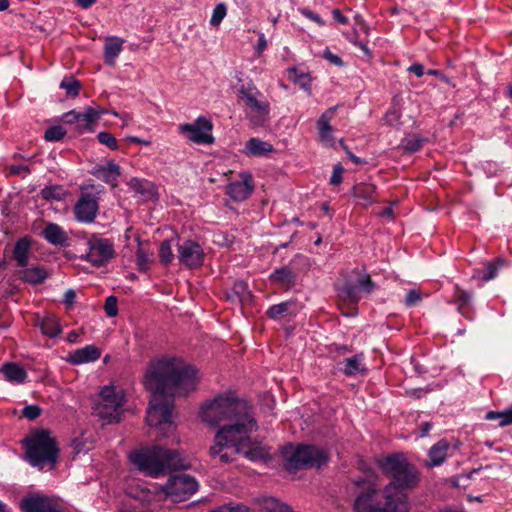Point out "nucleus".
<instances>
[{
    "label": "nucleus",
    "mask_w": 512,
    "mask_h": 512,
    "mask_svg": "<svg viewBox=\"0 0 512 512\" xmlns=\"http://www.w3.org/2000/svg\"><path fill=\"white\" fill-rule=\"evenodd\" d=\"M124 41L118 37H108L105 40L104 45V58L105 62L109 65H113L116 58L122 51Z\"/></svg>",
    "instance_id": "obj_27"
},
{
    "label": "nucleus",
    "mask_w": 512,
    "mask_h": 512,
    "mask_svg": "<svg viewBox=\"0 0 512 512\" xmlns=\"http://www.w3.org/2000/svg\"><path fill=\"white\" fill-rule=\"evenodd\" d=\"M129 460L139 471L154 478L162 476L170 470L188 467L178 450L165 449L158 445L131 452Z\"/></svg>",
    "instance_id": "obj_4"
},
{
    "label": "nucleus",
    "mask_w": 512,
    "mask_h": 512,
    "mask_svg": "<svg viewBox=\"0 0 512 512\" xmlns=\"http://www.w3.org/2000/svg\"><path fill=\"white\" fill-rule=\"evenodd\" d=\"M273 151V146L263 140H260L258 138H250L245 147H244V154L247 156H253V157H262L266 156L267 154L271 153Z\"/></svg>",
    "instance_id": "obj_25"
},
{
    "label": "nucleus",
    "mask_w": 512,
    "mask_h": 512,
    "mask_svg": "<svg viewBox=\"0 0 512 512\" xmlns=\"http://www.w3.org/2000/svg\"><path fill=\"white\" fill-rule=\"evenodd\" d=\"M26 453L31 465L39 469H52L57 460L58 448L48 431L39 430L26 440Z\"/></svg>",
    "instance_id": "obj_6"
},
{
    "label": "nucleus",
    "mask_w": 512,
    "mask_h": 512,
    "mask_svg": "<svg viewBox=\"0 0 512 512\" xmlns=\"http://www.w3.org/2000/svg\"><path fill=\"white\" fill-rule=\"evenodd\" d=\"M238 97L244 103L246 116L254 126H262L268 121L270 104L254 85L240 87Z\"/></svg>",
    "instance_id": "obj_8"
},
{
    "label": "nucleus",
    "mask_w": 512,
    "mask_h": 512,
    "mask_svg": "<svg viewBox=\"0 0 512 512\" xmlns=\"http://www.w3.org/2000/svg\"><path fill=\"white\" fill-rule=\"evenodd\" d=\"M98 141L102 144L110 148L111 150L118 149V143L116 138L109 132H100L97 135Z\"/></svg>",
    "instance_id": "obj_44"
},
{
    "label": "nucleus",
    "mask_w": 512,
    "mask_h": 512,
    "mask_svg": "<svg viewBox=\"0 0 512 512\" xmlns=\"http://www.w3.org/2000/svg\"><path fill=\"white\" fill-rule=\"evenodd\" d=\"M486 419L490 421H499V426L503 427L512 424V406L504 411H490L486 414Z\"/></svg>",
    "instance_id": "obj_36"
},
{
    "label": "nucleus",
    "mask_w": 512,
    "mask_h": 512,
    "mask_svg": "<svg viewBox=\"0 0 512 512\" xmlns=\"http://www.w3.org/2000/svg\"><path fill=\"white\" fill-rule=\"evenodd\" d=\"M363 370V358L361 355H355L344 361L343 372L348 376H353Z\"/></svg>",
    "instance_id": "obj_35"
},
{
    "label": "nucleus",
    "mask_w": 512,
    "mask_h": 512,
    "mask_svg": "<svg viewBox=\"0 0 512 512\" xmlns=\"http://www.w3.org/2000/svg\"><path fill=\"white\" fill-rule=\"evenodd\" d=\"M401 118V113L398 109L393 108L390 109L384 116V121L386 124L395 126L399 123V120Z\"/></svg>",
    "instance_id": "obj_47"
},
{
    "label": "nucleus",
    "mask_w": 512,
    "mask_h": 512,
    "mask_svg": "<svg viewBox=\"0 0 512 512\" xmlns=\"http://www.w3.org/2000/svg\"><path fill=\"white\" fill-rule=\"evenodd\" d=\"M105 113H108V111L100 107H86L83 112H78L79 121L77 129L81 133L92 131L93 125Z\"/></svg>",
    "instance_id": "obj_20"
},
{
    "label": "nucleus",
    "mask_w": 512,
    "mask_h": 512,
    "mask_svg": "<svg viewBox=\"0 0 512 512\" xmlns=\"http://www.w3.org/2000/svg\"><path fill=\"white\" fill-rule=\"evenodd\" d=\"M285 467L294 472L299 469L320 467L327 461L325 452L311 445H286L282 449Z\"/></svg>",
    "instance_id": "obj_7"
},
{
    "label": "nucleus",
    "mask_w": 512,
    "mask_h": 512,
    "mask_svg": "<svg viewBox=\"0 0 512 512\" xmlns=\"http://www.w3.org/2000/svg\"><path fill=\"white\" fill-rule=\"evenodd\" d=\"M124 403V393L115 386H105L95 405L97 415L107 422H119Z\"/></svg>",
    "instance_id": "obj_9"
},
{
    "label": "nucleus",
    "mask_w": 512,
    "mask_h": 512,
    "mask_svg": "<svg viewBox=\"0 0 512 512\" xmlns=\"http://www.w3.org/2000/svg\"><path fill=\"white\" fill-rule=\"evenodd\" d=\"M303 14H304L307 18H309V19H311V20H313V21H315V22H317V23H321V19H320V17H319L317 14H314L313 12H311V11H309V10H304V11H303Z\"/></svg>",
    "instance_id": "obj_62"
},
{
    "label": "nucleus",
    "mask_w": 512,
    "mask_h": 512,
    "mask_svg": "<svg viewBox=\"0 0 512 512\" xmlns=\"http://www.w3.org/2000/svg\"><path fill=\"white\" fill-rule=\"evenodd\" d=\"M264 510L266 512H290L289 506L278 501L275 498H269L265 500Z\"/></svg>",
    "instance_id": "obj_41"
},
{
    "label": "nucleus",
    "mask_w": 512,
    "mask_h": 512,
    "mask_svg": "<svg viewBox=\"0 0 512 512\" xmlns=\"http://www.w3.org/2000/svg\"><path fill=\"white\" fill-rule=\"evenodd\" d=\"M20 507L23 512H61L54 500L40 494L26 496L21 500Z\"/></svg>",
    "instance_id": "obj_17"
},
{
    "label": "nucleus",
    "mask_w": 512,
    "mask_h": 512,
    "mask_svg": "<svg viewBox=\"0 0 512 512\" xmlns=\"http://www.w3.org/2000/svg\"><path fill=\"white\" fill-rule=\"evenodd\" d=\"M30 250V242L26 238H22L17 241L14 251L13 258L17 262L19 267H25L28 264V256Z\"/></svg>",
    "instance_id": "obj_31"
},
{
    "label": "nucleus",
    "mask_w": 512,
    "mask_h": 512,
    "mask_svg": "<svg viewBox=\"0 0 512 512\" xmlns=\"http://www.w3.org/2000/svg\"><path fill=\"white\" fill-rule=\"evenodd\" d=\"M159 258L161 263L164 265L170 264L174 259V253L172 251L171 240H164L160 244Z\"/></svg>",
    "instance_id": "obj_39"
},
{
    "label": "nucleus",
    "mask_w": 512,
    "mask_h": 512,
    "mask_svg": "<svg viewBox=\"0 0 512 512\" xmlns=\"http://www.w3.org/2000/svg\"><path fill=\"white\" fill-rule=\"evenodd\" d=\"M2 372L7 381L13 383H23L27 378L26 371L19 365L7 363L3 366Z\"/></svg>",
    "instance_id": "obj_29"
},
{
    "label": "nucleus",
    "mask_w": 512,
    "mask_h": 512,
    "mask_svg": "<svg viewBox=\"0 0 512 512\" xmlns=\"http://www.w3.org/2000/svg\"><path fill=\"white\" fill-rule=\"evenodd\" d=\"M425 140L417 135H407L402 141L401 146L405 151L414 153L421 149Z\"/></svg>",
    "instance_id": "obj_37"
},
{
    "label": "nucleus",
    "mask_w": 512,
    "mask_h": 512,
    "mask_svg": "<svg viewBox=\"0 0 512 512\" xmlns=\"http://www.w3.org/2000/svg\"><path fill=\"white\" fill-rule=\"evenodd\" d=\"M227 14V7L224 3H219L213 9L210 24L211 26L218 27L222 20L225 18Z\"/></svg>",
    "instance_id": "obj_40"
},
{
    "label": "nucleus",
    "mask_w": 512,
    "mask_h": 512,
    "mask_svg": "<svg viewBox=\"0 0 512 512\" xmlns=\"http://www.w3.org/2000/svg\"><path fill=\"white\" fill-rule=\"evenodd\" d=\"M90 173L97 179L103 182L116 186L118 177L120 176V167L113 161H108L106 164L95 165Z\"/></svg>",
    "instance_id": "obj_19"
},
{
    "label": "nucleus",
    "mask_w": 512,
    "mask_h": 512,
    "mask_svg": "<svg viewBox=\"0 0 512 512\" xmlns=\"http://www.w3.org/2000/svg\"><path fill=\"white\" fill-rule=\"evenodd\" d=\"M336 110H337V106L327 109L319 117V119L317 121V129L319 132L320 142L327 147H332L335 144V139L333 136V129L330 125V122L334 118Z\"/></svg>",
    "instance_id": "obj_18"
},
{
    "label": "nucleus",
    "mask_w": 512,
    "mask_h": 512,
    "mask_svg": "<svg viewBox=\"0 0 512 512\" xmlns=\"http://www.w3.org/2000/svg\"><path fill=\"white\" fill-rule=\"evenodd\" d=\"M130 185L136 191L142 193L145 190V186L148 185L147 182L143 183L139 179H132L130 181Z\"/></svg>",
    "instance_id": "obj_59"
},
{
    "label": "nucleus",
    "mask_w": 512,
    "mask_h": 512,
    "mask_svg": "<svg viewBox=\"0 0 512 512\" xmlns=\"http://www.w3.org/2000/svg\"><path fill=\"white\" fill-rule=\"evenodd\" d=\"M43 199L48 201H60L65 196V191L61 186L45 187L40 192Z\"/></svg>",
    "instance_id": "obj_38"
},
{
    "label": "nucleus",
    "mask_w": 512,
    "mask_h": 512,
    "mask_svg": "<svg viewBox=\"0 0 512 512\" xmlns=\"http://www.w3.org/2000/svg\"><path fill=\"white\" fill-rule=\"evenodd\" d=\"M66 134V131L61 126H53L45 131V139L47 141H59Z\"/></svg>",
    "instance_id": "obj_43"
},
{
    "label": "nucleus",
    "mask_w": 512,
    "mask_h": 512,
    "mask_svg": "<svg viewBox=\"0 0 512 512\" xmlns=\"http://www.w3.org/2000/svg\"><path fill=\"white\" fill-rule=\"evenodd\" d=\"M96 0H76V3L84 9L89 8Z\"/></svg>",
    "instance_id": "obj_64"
},
{
    "label": "nucleus",
    "mask_w": 512,
    "mask_h": 512,
    "mask_svg": "<svg viewBox=\"0 0 512 512\" xmlns=\"http://www.w3.org/2000/svg\"><path fill=\"white\" fill-rule=\"evenodd\" d=\"M39 325L42 333L49 337H56L61 333L59 320L54 315L44 317Z\"/></svg>",
    "instance_id": "obj_33"
},
{
    "label": "nucleus",
    "mask_w": 512,
    "mask_h": 512,
    "mask_svg": "<svg viewBox=\"0 0 512 512\" xmlns=\"http://www.w3.org/2000/svg\"><path fill=\"white\" fill-rule=\"evenodd\" d=\"M454 298H455V301L457 303H459L460 305H466L471 301L472 294L465 290L456 288L455 293H454Z\"/></svg>",
    "instance_id": "obj_49"
},
{
    "label": "nucleus",
    "mask_w": 512,
    "mask_h": 512,
    "mask_svg": "<svg viewBox=\"0 0 512 512\" xmlns=\"http://www.w3.org/2000/svg\"><path fill=\"white\" fill-rule=\"evenodd\" d=\"M296 312V305L294 302L287 301L271 306L267 310V316L271 319H279L282 316L293 315Z\"/></svg>",
    "instance_id": "obj_32"
},
{
    "label": "nucleus",
    "mask_w": 512,
    "mask_h": 512,
    "mask_svg": "<svg viewBox=\"0 0 512 512\" xmlns=\"http://www.w3.org/2000/svg\"><path fill=\"white\" fill-rule=\"evenodd\" d=\"M198 490V483L190 475L177 474L171 476L167 483L154 490L142 489L137 499L144 506H152L155 502L163 498H169L172 502H181L187 500Z\"/></svg>",
    "instance_id": "obj_5"
},
{
    "label": "nucleus",
    "mask_w": 512,
    "mask_h": 512,
    "mask_svg": "<svg viewBox=\"0 0 512 512\" xmlns=\"http://www.w3.org/2000/svg\"><path fill=\"white\" fill-rule=\"evenodd\" d=\"M240 180L231 182L226 187V193L234 201L246 200L254 190L253 177L250 172L243 171L239 174Z\"/></svg>",
    "instance_id": "obj_16"
},
{
    "label": "nucleus",
    "mask_w": 512,
    "mask_h": 512,
    "mask_svg": "<svg viewBox=\"0 0 512 512\" xmlns=\"http://www.w3.org/2000/svg\"><path fill=\"white\" fill-rule=\"evenodd\" d=\"M105 312L109 317H114L117 315V299L114 296H109L105 301L104 306Z\"/></svg>",
    "instance_id": "obj_46"
},
{
    "label": "nucleus",
    "mask_w": 512,
    "mask_h": 512,
    "mask_svg": "<svg viewBox=\"0 0 512 512\" xmlns=\"http://www.w3.org/2000/svg\"><path fill=\"white\" fill-rule=\"evenodd\" d=\"M220 512H249V509L243 504H226L220 508Z\"/></svg>",
    "instance_id": "obj_51"
},
{
    "label": "nucleus",
    "mask_w": 512,
    "mask_h": 512,
    "mask_svg": "<svg viewBox=\"0 0 512 512\" xmlns=\"http://www.w3.org/2000/svg\"><path fill=\"white\" fill-rule=\"evenodd\" d=\"M408 71L415 74L417 77L424 75V66L420 63H414L408 67Z\"/></svg>",
    "instance_id": "obj_56"
},
{
    "label": "nucleus",
    "mask_w": 512,
    "mask_h": 512,
    "mask_svg": "<svg viewBox=\"0 0 512 512\" xmlns=\"http://www.w3.org/2000/svg\"><path fill=\"white\" fill-rule=\"evenodd\" d=\"M333 17L335 20H337L338 22H340L342 24L347 23V18L344 15H342L339 10L333 11Z\"/></svg>",
    "instance_id": "obj_61"
},
{
    "label": "nucleus",
    "mask_w": 512,
    "mask_h": 512,
    "mask_svg": "<svg viewBox=\"0 0 512 512\" xmlns=\"http://www.w3.org/2000/svg\"><path fill=\"white\" fill-rule=\"evenodd\" d=\"M432 425L429 422H424L420 426V436L424 437L426 436L429 431L431 430Z\"/></svg>",
    "instance_id": "obj_60"
},
{
    "label": "nucleus",
    "mask_w": 512,
    "mask_h": 512,
    "mask_svg": "<svg viewBox=\"0 0 512 512\" xmlns=\"http://www.w3.org/2000/svg\"><path fill=\"white\" fill-rule=\"evenodd\" d=\"M101 356V351L94 345H87L70 353L68 361L74 365L94 362Z\"/></svg>",
    "instance_id": "obj_21"
},
{
    "label": "nucleus",
    "mask_w": 512,
    "mask_h": 512,
    "mask_svg": "<svg viewBox=\"0 0 512 512\" xmlns=\"http://www.w3.org/2000/svg\"><path fill=\"white\" fill-rule=\"evenodd\" d=\"M212 129V122L203 116L198 117L193 123L180 124L178 127L181 134L185 135L189 141L197 144L213 143Z\"/></svg>",
    "instance_id": "obj_11"
},
{
    "label": "nucleus",
    "mask_w": 512,
    "mask_h": 512,
    "mask_svg": "<svg viewBox=\"0 0 512 512\" xmlns=\"http://www.w3.org/2000/svg\"><path fill=\"white\" fill-rule=\"evenodd\" d=\"M323 57L328 61L330 62L331 64L333 65H336V66H343L344 63L343 61L341 60V58L335 54H333L329 49H325L323 51Z\"/></svg>",
    "instance_id": "obj_52"
},
{
    "label": "nucleus",
    "mask_w": 512,
    "mask_h": 512,
    "mask_svg": "<svg viewBox=\"0 0 512 512\" xmlns=\"http://www.w3.org/2000/svg\"><path fill=\"white\" fill-rule=\"evenodd\" d=\"M251 292L244 281H236L230 292L227 293V299L231 302L248 303L251 300Z\"/></svg>",
    "instance_id": "obj_28"
},
{
    "label": "nucleus",
    "mask_w": 512,
    "mask_h": 512,
    "mask_svg": "<svg viewBox=\"0 0 512 512\" xmlns=\"http://www.w3.org/2000/svg\"><path fill=\"white\" fill-rule=\"evenodd\" d=\"M149 508L138 509L134 503L125 504L119 512H151Z\"/></svg>",
    "instance_id": "obj_55"
},
{
    "label": "nucleus",
    "mask_w": 512,
    "mask_h": 512,
    "mask_svg": "<svg viewBox=\"0 0 512 512\" xmlns=\"http://www.w3.org/2000/svg\"><path fill=\"white\" fill-rule=\"evenodd\" d=\"M198 416L208 427L218 428L209 449L212 458L229 463L238 454L251 461L270 457L269 448L251 437L258 430L253 407L234 391L227 390L205 400Z\"/></svg>",
    "instance_id": "obj_1"
},
{
    "label": "nucleus",
    "mask_w": 512,
    "mask_h": 512,
    "mask_svg": "<svg viewBox=\"0 0 512 512\" xmlns=\"http://www.w3.org/2000/svg\"><path fill=\"white\" fill-rule=\"evenodd\" d=\"M98 208V200L95 195L82 193L74 207L75 217L80 222L91 223L96 218Z\"/></svg>",
    "instance_id": "obj_15"
},
{
    "label": "nucleus",
    "mask_w": 512,
    "mask_h": 512,
    "mask_svg": "<svg viewBox=\"0 0 512 512\" xmlns=\"http://www.w3.org/2000/svg\"><path fill=\"white\" fill-rule=\"evenodd\" d=\"M23 416L29 420H34L41 414V409L37 405H27L22 410Z\"/></svg>",
    "instance_id": "obj_48"
},
{
    "label": "nucleus",
    "mask_w": 512,
    "mask_h": 512,
    "mask_svg": "<svg viewBox=\"0 0 512 512\" xmlns=\"http://www.w3.org/2000/svg\"><path fill=\"white\" fill-rule=\"evenodd\" d=\"M342 174H343V167L338 164L334 167L331 178H330V184L332 185H338L342 181Z\"/></svg>",
    "instance_id": "obj_53"
},
{
    "label": "nucleus",
    "mask_w": 512,
    "mask_h": 512,
    "mask_svg": "<svg viewBox=\"0 0 512 512\" xmlns=\"http://www.w3.org/2000/svg\"><path fill=\"white\" fill-rule=\"evenodd\" d=\"M448 449L449 444L445 440H440L434 444L429 450V461L426 463V466L435 467L443 464L447 458Z\"/></svg>",
    "instance_id": "obj_24"
},
{
    "label": "nucleus",
    "mask_w": 512,
    "mask_h": 512,
    "mask_svg": "<svg viewBox=\"0 0 512 512\" xmlns=\"http://www.w3.org/2000/svg\"><path fill=\"white\" fill-rule=\"evenodd\" d=\"M60 87L65 89L70 96H77L80 89V82L76 79L69 78L62 80Z\"/></svg>",
    "instance_id": "obj_42"
},
{
    "label": "nucleus",
    "mask_w": 512,
    "mask_h": 512,
    "mask_svg": "<svg viewBox=\"0 0 512 512\" xmlns=\"http://www.w3.org/2000/svg\"><path fill=\"white\" fill-rule=\"evenodd\" d=\"M380 470L391 481L384 487V494L390 505L400 512H409L411 503L407 491L416 489L421 481V472L406 456L394 453L377 458Z\"/></svg>",
    "instance_id": "obj_3"
},
{
    "label": "nucleus",
    "mask_w": 512,
    "mask_h": 512,
    "mask_svg": "<svg viewBox=\"0 0 512 512\" xmlns=\"http://www.w3.org/2000/svg\"><path fill=\"white\" fill-rule=\"evenodd\" d=\"M267 48V41L263 33L259 35L258 43L255 48V51L258 55H260Z\"/></svg>",
    "instance_id": "obj_57"
},
{
    "label": "nucleus",
    "mask_w": 512,
    "mask_h": 512,
    "mask_svg": "<svg viewBox=\"0 0 512 512\" xmlns=\"http://www.w3.org/2000/svg\"><path fill=\"white\" fill-rule=\"evenodd\" d=\"M270 279L273 283H277L285 287H290L294 283L293 273L287 267L276 269L271 274Z\"/></svg>",
    "instance_id": "obj_34"
},
{
    "label": "nucleus",
    "mask_w": 512,
    "mask_h": 512,
    "mask_svg": "<svg viewBox=\"0 0 512 512\" xmlns=\"http://www.w3.org/2000/svg\"><path fill=\"white\" fill-rule=\"evenodd\" d=\"M42 234L44 238L53 245L63 246L68 241L67 233L55 223L46 224Z\"/></svg>",
    "instance_id": "obj_26"
},
{
    "label": "nucleus",
    "mask_w": 512,
    "mask_h": 512,
    "mask_svg": "<svg viewBox=\"0 0 512 512\" xmlns=\"http://www.w3.org/2000/svg\"><path fill=\"white\" fill-rule=\"evenodd\" d=\"M75 298H76V293L74 290L72 289H68L65 293H64V296H63V302L66 304V305H71L74 303L75 301Z\"/></svg>",
    "instance_id": "obj_58"
},
{
    "label": "nucleus",
    "mask_w": 512,
    "mask_h": 512,
    "mask_svg": "<svg viewBox=\"0 0 512 512\" xmlns=\"http://www.w3.org/2000/svg\"><path fill=\"white\" fill-rule=\"evenodd\" d=\"M504 265V259L498 257L492 261L486 262L483 269H476L472 278L483 282L491 281L497 277L499 270Z\"/></svg>",
    "instance_id": "obj_22"
},
{
    "label": "nucleus",
    "mask_w": 512,
    "mask_h": 512,
    "mask_svg": "<svg viewBox=\"0 0 512 512\" xmlns=\"http://www.w3.org/2000/svg\"><path fill=\"white\" fill-rule=\"evenodd\" d=\"M199 380L198 370L182 358L162 357L148 366L143 380L151 393L146 421L157 438L166 437L175 429L170 398L195 391Z\"/></svg>",
    "instance_id": "obj_2"
},
{
    "label": "nucleus",
    "mask_w": 512,
    "mask_h": 512,
    "mask_svg": "<svg viewBox=\"0 0 512 512\" xmlns=\"http://www.w3.org/2000/svg\"><path fill=\"white\" fill-rule=\"evenodd\" d=\"M88 245L87 260L94 266H102L114 256L113 244L107 239L93 238Z\"/></svg>",
    "instance_id": "obj_13"
},
{
    "label": "nucleus",
    "mask_w": 512,
    "mask_h": 512,
    "mask_svg": "<svg viewBox=\"0 0 512 512\" xmlns=\"http://www.w3.org/2000/svg\"><path fill=\"white\" fill-rule=\"evenodd\" d=\"M296 81L300 83L303 88H307L309 86V78L305 74H301Z\"/></svg>",
    "instance_id": "obj_63"
},
{
    "label": "nucleus",
    "mask_w": 512,
    "mask_h": 512,
    "mask_svg": "<svg viewBox=\"0 0 512 512\" xmlns=\"http://www.w3.org/2000/svg\"><path fill=\"white\" fill-rule=\"evenodd\" d=\"M352 193L363 206H368L376 200V187L373 184L358 183L353 187Z\"/></svg>",
    "instance_id": "obj_23"
},
{
    "label": "nucleus",
    "mask_w": 512,
    "mask_h": 512,
    "mask_svg": "<svg viewBox=\"0 0 512 512\" xmlns=\"http://www.w3.org/2000/svg\"><path fill=\"white\" fill-rule=\"evenodd\" d=\"M177 251L180 263L189 269L198 268L204 262V251L197 242L185 240L178 244Z\"/></svg>",
    "instance_id": "obj_12"
},
{
    "label": "nucleus",
    "mask_w": 512,
    "mask_h": 512,
    "mask_svg": "<svg viewBox=\"0 0 512 512\" xmlns=\"http://www.w3.org/2000/svg\"><path fill=\"white\" fill-rule=\"evenodd\" d=\"M136 263L139 270L141 271L148 270L151 263L149 256L140 248L137 250L136 253Z\"/></svg>",
    "instance_id": "obj_45"
},
{
    "label": "nucleus",
    "mask_w": 512,
    "mask_h": 512,
    "mask_svg": "<svg viewBox=\"0 0 512 512\" xmlns=\"http://www.w3.org/2000/svg\"><path fill=\"white\" fill-rule=\"evenodd\" d=\"M78 112L76 110H71L63 115V121L67 124H76L78 126Z\"/></svg>",
    "instance_id": "obj_54"
},
{
    "label": "nucleus",
    "mask_w": 512,
    "mask_h": 512,
    "mask_svg": "<svg viewBox=\"0 0 512 512\" xmlns=\"http://www.w3.org/2000/svg\"><path fill=\"white\" fill-rule=\"evenodd\" d=\"M422 299L421 293L418 290H410L405 297V304L409 307L417 305Z\"/></svg>",
    "instance_id": "obj_50"
},
{
    "label": "nucleus",
    "mask_w": 512,
    "mask_h": 512,
    "mask_svg": "<svg viewBox=\"0 0 512 512\" xmlns=\"http://www.w3.org/2000/svg\"><path fill=\"white\" fill-rule=\"evenodd\" d=\"M374 284L369 275L361 276L355 284L347 283L339 290V297L351 304H356L361 299V294H369L373 291Z\"/></svg>",
    "instance_id": "obj_14"
},
{
    "label": "nucleus",
    "mask_w": 512,
    "mask_h": 512,
    "mask_svg": "<svg viewBox=\"0 0 512 512\" xmlns=\"http://www.w3.org/2000/svg\"><path fill=\"white\" fill-rule=\"evenodd\" d=\"M355 512H400L390 505L384 490L380 492L374 484H368L356 498Z\"/></svg>",
    "instance_id": "obj_10"
},
{
    "label": "nucleus",
    "mask_w": 512,
    "mask_h": 512,
    "mask_svg": "<svg viewBox=\"0 0 512 512\" xmlns=\"http://www.w3.org/2000/svg\"><path fill=\"white\" fill-rule=\"evenodd\" d=\"M23 269L19 271V276L22 280L28 283H40L46 278V272L39 266L32 267H22Z\"/></svg>",
    "instance_id": "obj_30"
}]
</instances>
